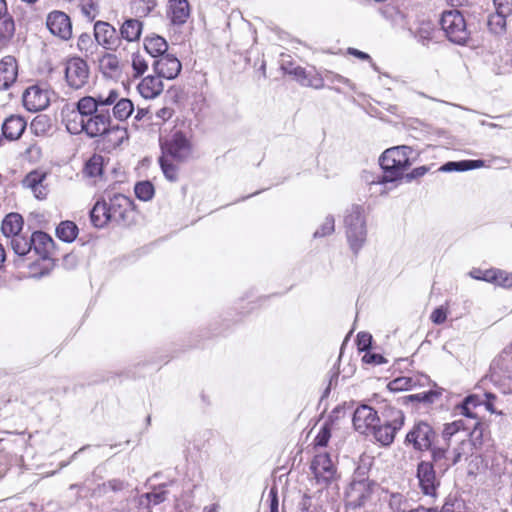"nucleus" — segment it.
<instances>
[{
	"instance_id": "nucleus-1",
	"label": "nucleus",
	"mask_w": 512,
	"mask_h": 512,
	"mask_svg": "<svg viewBox=\"0 0 512 512\" xmlns=\"http://www.w3.org/2000/svg\"><path fill=\"white\" fill-rule=\"evenodd\" d=\"M93 227L102 229L108 225L129 228L138 222V211L134 201L121 193L108 200L98 199L89 213Z\"/></svg>"
},
{
	"instance_id": "nucleus-2",
	"label": "nucleus",
	"mask_w": 512,
	"mask_h": 512,
	"mask_svg": "<svg viewBox=\"0 0 512 512\" xmlns=\"http://www.w3.org/2000/svg\"><path fill=\"white\" fill-rule=\"evenodd\" d=\"M85 134L96 139L97 147L104 152H112L128 140V130L124 126L114 124L109 110L100 109L86 118Z\"/></svg>"
},
{
	"instance_id": "nucleus-3",
	"label": "nucleus",
	"mask_w": 512,
	"mask_h": 512,
	"mask_svg": "<svg viewBox=\"0 0 512 512\" xmlns=\"http://www.w3.org/2000/svg\"><path fill=\"white\" fill-rule=\"evenodd\" d=\"M467 427L464 420L458 419L444 424L441 437L432 448L434 461L448 460L451 464L458 463L468 454L470 441L467 439Z\"/></svg>"
},
{
	"instance_id": "nucleus-4",
	"label": "nucleus",
	"mask_w": 512,
	"mask_h": 512,
	"mask_svg": "<svg viewBox=\"0 0 512 512\" xmlns=\"http://www.w3.org/2000/svg\"><path fill=\"white\" fill-rule=\"evenodd\" d=\"M415 159L416 153L410 146L400 145L386 149L379 158L383 174L370 183L386 184L401 180Z\"/></svg>"
},
{
	"instance_id": "nucleus-5",
	"label": "nucleus",
	"mask_w": 512,
	"mask_h": 512,
	"mask_svg": "<svg viewBox=\"0 0 512 512\" xmlns=\"http://www.w3.org/2000/svg\"><path fill=\"white\" fill-rule=\"evenodd\" d=\"M404 424V412L399 408L387 405L381 411L380 423L376 424L371 435L382 446H390Z\"/></svg>"
},
{
	"instance_id": "nucleus-6",
	"label": "nucleus",
	"mask_w": 512,
	"mask_h": 512,
	"mask_svg": "<svg viewBox=\"0 0 512 512\" xmlns=\"http://www.w3.org/2000/svg\"><path fill=\"white\" fill-rule=\"evenodd\" d=\"M63 80L69 90L78 91L85 88L91 77L90 66L80 55H71L61 62Z\"/></svg>"
},
{
	"instance_id": "nucleus-7",
	"label": "nucleus",
	"mask_w": 512,
	"mask_h": 512,
	"mask_svg": "<svg viewBox=\"0 0 512 512\" xmlns=\"http://www.w3.org/2000/svg\"><path fill=\"white\" fill-rule=\"evenodd\" d=\"M32 248L42 259L43 270L37 271L39 263L30 265V273L33 277H42L50 273L55 266L54 253L55 243L52 237L43 231H35L30 237Z\"/></svg>"
},
{
	"instance_id": "nucleus-8",
	"label": "nucleus",
	"mask_w": 512,
	"mask_h": 512,
	"mask_svg": "<svg viewBox=\"0 0 512 512\" xmlns=\"http://www.w3.org/2000/svg\"><path fill=\"white\" fill-rule=\"evenodd\" d=\"M446 38L458 45L467 44L470 31L463 14L456 9L443 11L439 20Z\"/></svg>"
},
{
	"instance_id": "nucleus-9",
	"label": "nucleus",
	"mask_w": 512,
	"mask_h": 512,
	"mask_svg": "<svg viewBox=\"0 0 512 512\" xmlns=\"http://www.w3.org/2000/svg\"><path fill=\"white\" fill-rule=\"evenodd\" d=\"M344 222L350 248L357 254L363 247L367 234L363 207L353 206L345 216Z\"/></svg>"
},
{
	"instance_id": "nucleus-10",
	"label": "nucleus",
	"mask_w": 512,
	"mask_h": 512,
	"mask_svg": "<svg viewBox=\"0 0 512 512\" xmlns=\"http://www.w3.org/2000/svg\"><path fill=\"white\" fill-rule=\"evenodd\" d=\"M310 469L318 486L326 489L338 487L340 474L328 453L316 454L311 461Z\"/></svg>"
},
{
	"instance_id": "nucleus-11",
	"label": "nucleus",
	"mask_w": 512,
	"mask_h": 512,
	"mask_svg": "<svg viewBox=\"0 0 512 512\" xmlns=\"http://www.w3.org/2000/svg\"><path fill=\"white\" fill-rule=\"evenodd\" d=\"M192 142L182 131L174 132L161 143V155L175 159L177 163L187 161L192 155Z\"/></svg>"
},
{
	"instance_id": "nucleus-12",
	"label": "nucleus",
	"mask_w": 512,
	"mask_h": 512,
	"mask_svg": "<svg viewBox=\"0 0 512 512\" xmlns=\"http://www.w3.org/2000/svg\"><path fill=\"white\" fill-rule=\"evenodd\" d=\"M373 493V485L369 480L353 481L345 493L346 506L352 509L364 507L370 501Z\"/></svg>"
},
{
	"instance_id": "nucleus-13",
	"label": "nucleus",
	"mask_w": 512,
	"mask_h": 512,
	"mask_svg": "<svg viewBox=\"0 0 512 512\" xmlns=\"http://www.w3.org/2000/svg\"><path fill=\"white\" fill-rule=\"evenodd\" d=\"M27 129V119L20 114H10L1 123L0 148L4 142H16Z\"/></svg>"
},
{
	"instance_id": "nucleus-14",
	"label": "nucleus",
	"mask_w": 512,
	"mask_h": 512,
	"mask_svg": "<svg viewBox=\"0 0 512 512\" xmlns=\"http://www.w3.org/2000/svg\"><path fill=\"white\" fill-rule=\"evenodd\" d=\"M46 27L49 32L61 40H69L73 34L71 18L67 13L53 10L47 14Z\"/></svg>"
},
{
	"instance_id": "nucleus-15",
	"label": "nucleus",
	"mask_w": 512,
	"mask_h": 512,
	"mask_svg": "<svg viewBox=\"0 0 512 512\" xmlns=\"http://www.w3.org/2000/svg\"><path fill=\"white\" fill-rule=\"evenodd\" d=\"M435 435V431L429 423L419 421L414 424L406 435V441L411 443L417 450H432L433 443H435Z\"/></svg>"
},
{
	"instance_id": "nucleus-16",
	"label": "nucleus",
	"mask_w": 512,
	"mask_h": 512,
	"mask_svg": "<svg viewBox=\"0 0 512 512\" xmlns=\"http://www.w3.org/2000/svg\"><path fill=\"white\" fill-rule=\"evenodd\" d=\"M112 107L113 116L118 121L127 120L134 111V104L129 98L121 97L117 88L105 91V107Z\"/></svg>"
},
{
	"instance_id": "nucleus-17",
	"label": "nucleus",
	"mask_w": 512,
	"mask_h": 512,
	"mask_svg": "<svg viewBox=\"0 0 512 512\" xmlns=\"http://www.w3.org/2000/svg\"><path fill=\"white\" fill-rule=\"evenodd\" d=\"M381 415L368 405L358 406L353 414V426L356 431L364 435H371L375 429L376 424L380 423Z\"/></svg>"
},
{
	"instance_id": "nucleus-18",
	"label": "nucleus",
	"mask_w": 512,
	"mask_h": 512,
	"mask_svg": "<svg viewBox=\"0 0 512 512\" xmlns=\"http://www.w3.org/2000/svg\"><path fill=\"white\" fill-rule=\"evenodd\" d=\"M47 176L48 173L43 169H33L21 180V187L31 191L36 199L45 200L49 194Z\"/></svg>"
},
{
	"instance_id": "nucleus-19",
	"label": "nucleus",
	"mask_w": 512,
	"mask_h": 512,
	"mask_svg": "<svg viewBox=\"0 0 512 512\" xmlns=\"http://www.w3.org/2000/svg\"><path fill=\"white\" fill-rule=\"evenodd\" d=\"M93 37L97 45L107 51H116L120 45L116 28L106 21L99 20L94 23Z\"/></svg>"
},
{
	"instance_id": "nucleus-20",
	"label": "nucleus",
	"mask_w": 512,
	"mask_h": 512,
	"mask_svg": "<svg viewBox=\"0 0 512 512\" xmlns=\"http://www.w3.org/2000/svg\"><path fill=\"white\" fill-rule=\"evenodd\" d=\"M417 478L421 492L426 496L435 498L440 481L436 477L433 464L426 461L420 462L417 466Z\"/></svg>"
},
{
	"instance_id": "nucleus-21",
	"label": "nucleus",
	"mask_w": 512,
	"mask_h": 512,
	"mask_svg": "<svg viewBox=\"0 0 512 512\" xmlns=\"http://www.w3.org/2000/svg\"><path fill=\"white\" fill-rule=\"evenodd\" d=\"M97 69L105 79L118 80L123 73V63L113 52H103L97 60Z\"/></svg>"
},
{
	"instance_id": "nucleus-22",
	"label": "nucleus",
	"mask_w": 512,
	"mask_h": 512,
	"mask_svg": "<svg viewBox=\"0 0 512 512\" xmlns=\"http://www.w3.org/2000/svg\"><path fill=\"white\" fill-rule=\"evenodd\" d=\"M22 102L26 110L38 112L49 106V93L39 85H32L23 92Z\"/></svg>"
},
{
	"instance_id": "nucleus-23",
	"label": "nucleus",
	"mask_w": 512,
	"mask_h": 512,
	"mask_svg": "<svg viewBox=\"0 0 512 512\" xmlns=\"http://www.w3.org/2000/svg\"><path fill=\"white\" fill-rule=\"evenodd\" d=\"M19 61L14 55H5L0 59V91L9 90L17 81Z\"/></svg>"
},
{
	"instance_id": "nucleus-24",
	"label": "nucleus",
	"mask_w": 512,
	"mask_h": 512,
	"mask_svg": "<svg viewBox=\"0 0 512 512\" xmlns=\"http://www.w3.org/2000/svg\"><path fill=\"white\" fill-rule=\"evenodd\" d=\"M153 69L159 77L172 80L180 74L182 65L176 56L167 53L154 61Z\"/></svg>"
},
{
	"instance_id": "nucleus-25",
	"label": "nucleus",
	"mask_w": 512,
	"mask_h": 512,
	"mask_svg": "<svg viewBox=\"0 0 512 512\" xmlns=\"http://www.w3.org/2000/svg\"><path fill=\"white\" fill-rule=\"evenodd\" d=\"M105 170V158L98 153L92 154L85 162L82 168V174L85 178L97 184L103 180Z\"/></svg>"
},
{
	"instance_id": "nucleus-26",
	"label": "nucleus",
	"mask_w": 512,
	"mask_h": 512,
	"mask_svg": "<svg viewBox=\"0 0 512 512\" xmlns=\"http://www.w3.org/2000/svg\"><path fill=\"white\" fill-rule=\"evenodd\" d=\"M137 92L146 100L157 98L164 90V84L157 74L143 77L137 84Z\"/></svg>"
},
{
	"instance_id": "nucleus-27",
	"label": "nucleus",
	"mask_w": 512,
	"mask_h": 512,
	"mask_svg": "<svg viewBox=\"0 0 512 512\" xmlns=\"http://www.w3.org/2000/svg\"><path fill=\"white\" fill-rule=\"evenodd\" d=\"M105 107V91H100L94 96L81 97L77 104L76 110L79 111L85 118L98 112Z\"/></svg>"
},
{
	"instance_id": "nucleus-28",
	"label": "nucleus",
	"mask_w": 512,
	"mask_h": 512,
	"mask_svg": "<svg viewBox=\"0 0 512 512\" xmlns=\"http://www.w3.org/2000/svg\"><path fill=\"white\" fill-rule=\"evenodd\" d=\"M191 14L188 0H169L167 15L174 25H183Z\"/></svg>"
},
{
	"instance_id": "nucleus-29",
	"label": "nucleus",
	"mask_w": 512,
	"mask_h": 512,
	"mask_svg": "<svg viewBox=\"0 0 512 512\" xmlns=\"http://www.w3.org/2000/svg\"><path fill=\"white\" fill-rule=\"evenodd\" d=\"M86 118L76 109L63 110V123L69 133L77 135L85 133Z\"/></svg>"
},
{
	"instance_id": "nucleus-30",
	"label": "nucleus",
	"mask_w": 512,
	"mask_h": 512,
	"mask_svg": "<svg viewBox=\"0 0 512 512\" xmlns=\"http://www.w3.org/2000/svg\"><path fill=\"white\" fill-rule=\"evenodd\" d=\"M143 23L135 18L124 20L119 28V33L122 39L127 42H137L142 34Z\"/></svg>"
},
{
	"instance_id": "nucleus-31",
	"label": "nucleus",
	"mask_w": 512,
	"mask_h": 512,
	"mask_svg": "<svg viewBox=\"0 0 512 512\" xmlns=\"http://www.w3.org/2000/svg\"><path fill=\"white\" fill-rule=\"evenodd\" d=\"M16 34V24L12 16H4L0 19V50L7 49Z\"/></svg>"
},
{
	"instance_id": "nucleus-32",
	"label": "nucleus",
	"mask_w": 512,
	"mask_h": 512,
	"mask_svg": "<svg viewBox=\"0 0 512 512\" xmlns=\"http://www.w3.org/2000/svg\"><path fill=\"white\" fill-rule=\"evenodd\" d=\"M144 48L152 57L159 58L167 54L166 51L168 49V43L165 38L152 34L145 37Z\"/></svg>"
},
{
	"instance_id": "nucleus-33",
	"label": "nucleus",
	"mask_w": 512,
	"mask_h": 512,
	"mask_svg": "<svg viewBox=\"0 0 512 512\" xmlns=\"http://www.w3.org/2000/svg\"><path fill=\"white\" fill-rule=\"evenodd\" d=\"M24 219L19 213H9L5 216L1 224L3 234L10 238L22 232Z\"/></svg>"
},
{
	"instance_id": "nucleus-34",
	"label": "nucleus",
	"mask_w": 512,
	"mask_h": 512,
	"mask_svg": "<svg viewBox=\"0 0 512 512\" xmlns=\"http://www.w3.org/2000/svg\"><path fill=\"white\" fill-rule=\"evenodd\" d=\"M79 233L78 226L70 220L61 221L56 227V236L67 243L73 242Z\"/></svg>"
},
{
	"instance_id": "nucleus-35",
	"label": "nucleus",
	"mask_w": 512,
	"mask_h": 512,
	"mask_svg": "<svg viewBox=\"0 0 512 512\" xmlns=\"http://www.w3.org/2000/svg\"><path fill=\"white\" fill-rule=\"evenodd\" d=\"M76 48L84 57L92 56L98 49V45L89 33H81L77 37Z\"/></svg>"
},
{
	"instance_id": "nucleus-36",
	"label": "nucleus",
	"mask_w": 512,
	"mask_h": 512,
	"mask_svg": "<svg viewBox=\"0 0 512 512\" xmlns=\"http://www.w3.org/2000/svg\"><path fill=\"white\" fill-rule=\"evenodd\" d=\"M159 165L165 176V178L170 182H176L179 179V164L175 159L160 156L159 157Z\"/></svg>"
},
{
	"instance_id": "nucleus-37",
	"label": "nucleus",
	"mask_w": 512,
	"mask_h": 512,
	"mask_svg": "<svg viewBox=\"0 0 512 512\" xmlns=\"http://www.w3.org/2000/svg\"><path fill=\"white\" fill-rule=\"evenodd\" d=\"M483 165V160H462L458 162L450 161L441 166L439 170L443 172L467 171L480 168Z\"/></svg>"
},
{
	"instance_id": "nucleus-38",
	"label": "nucleus",
	"mask_w": 512,
	"mask_h": 512,
	"mask_svg": "<svg viewBox=\"0 0 512 512\" xmlns=\"http://www.w3.org/2000/svg\"><path fill=\"white\" fill-rule=\"evenodd\" d=\"M512 13L502 12L500 9H496L495 13L491 14L488 18V28L495 34H501L506 31L507 17Z\"/></svg>"
},
{
	"instance_id": "nucleus-39",
	"label": "nucleus",
	"mask_w": 512,
	"mask_h": 512,
	"mask_svg": "<svg viewBox=\"0 0 512 512\" xmlns=\"http://www.w3.org/2000/svg\"><path fill=\"white\" fill-rule=\"evenodd\" d=\"M10 239V245L17 255H26L32 249V242H30V237H27L22 233L16 234L10 237Z\"/></svg>"
},
{
	"instance_id": "nucleus-40",
	"label": "nucleus",
	"mask_w": 512,
	"mask_h": 512,
	"mask_svg": "<svg viewBox=\"0 0 512 512\" xmlns=\"http://www.w3.org/2000/svg\"><path fill=\"white\" fill-rule=\"evenodd\" d=\"M132 77H142L148 70V62L140 52H134L131 56Z\"/></svg>"
},
{
	"instance_id": "nucleus-41",
	"label": "nucleus",
	"mask_w": 512,
	"mask_h": 512,
	"mask_svg": "<svg viewBox=\"0 0 512 512\" xmlns=\"http://www.w3.org/2000/svg\"><path fill=\"white\" fill-rule=\"evenodd\" d=\"M79 7L82 15L90 22L100 13L99 0H80Z\"/></svg>"
},
{
	"instance_id": "nucleus-42",
	"label": "nucleus",
	"mask_w": 512,
	"mask_h": 512,
	"mask_svg": "<svg viewBox=\"0 0 512 512\" xmlns=\"http://www.w3.org/2000/svg\"><path fill=\"white\" fill-rule=\"evenodd\" d=\"M134 193L141 201H149L154 197L155 188L150 181H140L135 184Z\"/></svg>"
},
{
	"instance_id": "nucleus-43",
	"label": "nucleus",
	"mask_w": 512,
	"mask_h": 512,
	"mask_svg": "<svg viewBox=\"0 0 512 512\" xmlns=\"http://www.w3.org/2000/svg\"><path fill=\"white\" fill-rule=\"evenodd\" d=\"M416 382L411 377L401 376L391 380L387 387L392 392L407 391L415 387Z\"/></svg>"
},
{
	"instance_id": "nucleus-44",
	"label": "nucleus",
	"mask_w": 512,
	"mask_h": 512,
	"mask_svg": "<svg viewBox=\"0 0 512 512\" xmlns=\"http://www.w3.org/2000/svg\"><path fill=\"white\" fill-rule=\"evenodd\" d=\"M492 277V284L506 289L512 288V272L494 268Z\"/></svg>"
},
{
	"instance_id": "nucleus-45",
	"label": "nucleus",
	"mask_w": 512,
	"mask_h": 512,
	"mask_svg": "<svg viewBox=\"0 0 512 512\" xmlns=\"http://www.w3.org/2000/svg\"><path fill=\"white\" fill-rule=\"evenodd\" d=\"M168 492L162 488L154 489L150 493H146L142 496V499L146 500L148 507L156 506L163 503L167 499Z\"/></svg>"
},
{
	"instance_id": "nucleus-46",
	"label": "nucleus",
	"mask_w": 512,
	"mask_h": 512,
	"mask_svg": "<svg viewBox=\"0 0 512 512\" xmlns=\"http://www.w3.org/2000/svg\"><path fill=\"white\" fill-rule=\"evenodd\" d=\"M388 505L393 512H405L407 507V498L402 493H390Z\"/></svg>"
},
{
	"instance_id": "nucleus-47",
	"label": "nucleus",
	"mask_w": 512,
	"mask_h": 512,
	"mask_svg": "<svg viewBox=\"0 0 512 512\" xmlns=\"http://www.w3.org/2000/svg\"><path fill=\"white\" fill-rule=\"evenodd\" d=\"M331 438V427L329 424H324L319 432L317 433L316 437L314 438V447H326L328 445V442Z\"/></svg>"
},
{
	"instance_id": "nucleus-48",
	"label": "nucleus",
	"mask_w": 512,
	"mask_h": 512,
	"mask_svg": "<svg viewBox=\"0 0 512 512\" xmlns=\"http://www.w3.org/2000/svg\"><path fill=\"white\" fill-rule=\"evenodd\" d=\"M485 429H486L485 424L480 419L477 420L473 426L471 433H470V436L472 438L470 443L472 442V444L474 446H477V445L481 446L483 444V436H484Z\"/></svg>"
},
{
	"instance_id": "nucleus-49",
	"label": "nucleus",
	"mask_w": 512,
	"mask_h": 512,
	"mask_svg": "<svg viewBox=\"0 0 512 512\" xmlns=\"http://www.w3.org/2000/svg\"><path fill=\"white\" fill-rule=\"evenodd\" d=\"M448 314H449L448 304L441 305L432 311V313L430 314V320L435 325H441L447 320Z\"/></svg>"
},
{
	"instance_id": "nucleus-50",
	"label": "nucleus",
	"mask_w": 512,
	"mask_h": 512,
	"mask_svg": "<svg viewBox=\"0 0 512 512\" xmlns=\"http://www.w3.org/2000/svg\"><path fill=\"white\" fill-rule=\"evenodd\" d=\"M137 14L141 17L148 16L158 5L157 0H135Z\"/></svg>"
},
{
	"instance_id": "nucleus-51",
	"label": "nucleus",
	"mask_w": 512,
	"mask_h": 512,
	"mask_svg": "<svg viewBox=\"0 0 512 512\" xmlns=\"http://www.w3.org/2000/svg\"><path fill=\"white\" fill-rule=\"evenodd\" d=\"M335 230V220L333 217H326L321 226L315 231V237H325L331 235Z\"/></svg>"
},
{
	"instance_id": "nucleus-52",
	"label": "nucleus",
	"mask_w": 512,
	"mask_h": 512,
	"mask_svg": "<svg viewBox=\"0 0 512 512\" xmlns=\"http://www.w3.org/2000/svg\"><path fill=\"white\" fill-rule=\"evenodd\" d=\"M493 269L494 268H489V269L473 268L469 272V276L475 280H481V281L491 283L492 278H493L492 277Z\"/></svg>"
},
{
	"instance_id": "nucleus-53",
	"label": "nucleus",
	"mask_w": 512,
	"mask_h": 512,
	"mask_svg": "<svg viewBox=\"0 0 512 512\" xmlns=\"http://www.w3.org/2000/svg\"><path fill=\"white\" fill-rule=\"evenodd\" d=\"M438 393L433 390L412 394L409 395L408 398L411 401L424 402V403H432L437 397Z\"/></svg>"
},
{
	"instance_id": "nucleus-54",
	"label": "nucleus",
	"mask_w": 512,
	"mask_h": 512,
	"mask_svg": "<svg viewBox=\"0 0 512 512\" xmlns=\"http://www.w3.org/2000/svg\"><path fill=\"white\" fill-rule=\"evenodd\" d=\"M362 361H363V363H366V364L379 365V364L385 363L386 359L381 354L371 353L368 350L363 355Z\"/></svg>"
},
{
	"instance_id": "nucleus-55",
	"label": "nucleus",
	"mask_w": 512,
	"mask_h": 512,
	"mask_svg": "<svg viewBox=\"0 0 512 512\" xmlns=\"http://www.w3.org/2000/svg\"><path fill=\"white\" fill-rule=\"evenodd\" d=\"M372 337L367 333H359L357 336V346L360 351H368L371 346Z\"/></svg>"
},
{
	"instance_id": "nucleus-56",
	"label": "nucleus",
	"mask_w": 512,
	"mask_h": 512,
	"mask_svg": "<svg viewBox=\"0 0 512 512\" xmlns=\"http://www.w3.org/2000/svg\"><path fill=\"white\" fill-rule=\"evenodd\" d=\"M459 410V413L467 418L479 420L478 415L474 412L470 406H468L464 401L460 405L456 407Z\"/></svg>"
},
{
	"instance_id": "nucleus-57",
	"label": "nucleus",
	"mask_w": 512,
	"mask_h": 512,
	"mask_svg": "<svg viewBox=\"0 0 512 512\" xmlns=\"http://www.w3.org/2000/svg\"><path fill=\"white\" fill-rule=\"evenodd\" d=\"M463 401L474 410L483 404L481 397L477 394L468 395Z\"/></svg>"
},
{
	"instance_id": "nucleus-58",
	"label": "nucleus",
	"mask_w": 512,
	"mask_h": 512,
	"mask_svg": "<svg viewBox=\"0 0 512 512\" xmlns=\"http://www.w3.org/2000/svg\"><path fill=\"white\" fill-rule=\"evenodd\" d=\"M269 500H270V512H279V501H278V495L275 488H272L269 491Z\"/></svg>"
},
{
	"instance_id": "nucleus-59",
	"label": "nucleus",
	"mask_w": 512,
	"mask_h": 512,
	"mask_svg": "<svg viewBox=\"0 0 512 512\" xmlns=\"http://www.w3.org/2000/svg\"><path fill=\"white\" fill-rule=\"evenodd\" d=\"M495 8L502 12L512 13V0H493Z\"/></svg>"
},
{
	"instance_id": "nucleus-60",
	"label": "nucleus",
	"mask_w": 512,
	"mask_h": 512,
	"mask_svg": "<svg viewBox=\"0 0 512 512\" xmlns=\"http://www.w3.org/2000/svg\"><path fill=\"white\" fill-rule=\"evenodd\" d=\"M486 400L483 401V404L485 405V408L490 413H496V408L494 406V401L496 400V395L490 392L485 393Z\"/></svg>"
},
{
	"instance_id": "nucleus-61",
	"label": "nucleus",
	"mask_w": 512,
	"mask_h": 512,
	"mask_svg": "<svg viewBox=\"0 0 512 512\" xmlns=\"http://www.w3.org/2000/svg\"><path fill=\"white\" fill-rule=\"evenodd\" d=\"M497 382H502L501 385L505 392H512V369L508 371V374L502 380L500 376H497Z\"/></svg>"
},
{
	"instance_id": "nucleus-62",
	"label": "nucleus",
	"mask_w": 512,
	"mask_h": 512,
	"mask_svg": "<svg viewBox=\"0 0 512 512\" xmlns=\"http://www.w3.org/2000/svg\"><path fill=\"white\" fill-rule=\"evenodd\" d=\"M429 171V168L426 167V166H420V167H416L414 168L413 170H411L410 173H408L406 175V177L411 180V179H417V178H420L422 176H424L427 172Z\"/></svg>"
},
{
	"instance_id": "nucleus-63",
	"label": "nucleus",
	"mask_w": 512,
	"mask_h": 512,
	"mask_svg": "<svg viewBox=\"0 0 512 512\" xmlns=\"http://www.w3.org/2000/svg\"><path fill=\"white\" fill-rule=\"evenodd\" d=\"M347 53L349 55H352V56H354L360 60H363V61H371L372 60L369 54L362 52L356 48L349 47L347 49Z\"/></svg>"
},
{
	"instance_id": "nucleus-64",
	"label": "nucleus",
	"mask_w": 512,
	"mask_h": 512,
	"mask_svg": "<svg viewBox=\"0 0 512 512\" xmlns=\"http://www.w3.org/2000/svg\"><path fill=\"white\" fill-rule=\"evenodd\" d=\"M438 512H462L460 507L457 506L454 502H445L442 506L441 510Z\"/></svg>"
}]
</instances>
